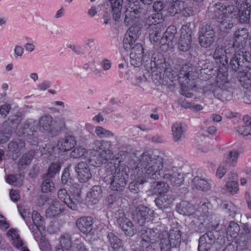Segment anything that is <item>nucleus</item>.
<instances>
[{"label": "nucleus", "instance_id": "f257e3e1", "mask_svg": "<svg viewBox=\"0 0 251 251\" xmlns=\"http://www.w3.org/2000/svg\"><path fill=\"white\" fill-rule=\"evenodd\" d=\"M139 162L130 157L122 164L119 161L118 166L110 163L108 171H113L108 176L104 177V181L110 184L114 191H122L126 185L130 176L132 180L129 184V191L137 193L142 188V185L147 181V178L159 179L163 178L174 186H180L184 181L183 175L176 167L163 170V158L158 155L143 152L140 156Z\"/></svg>", "mask_w": 251, "mask_h": 251}, {"label": "nucleus", "instance_id": "f03ea898", "mask_svg": "<svg viewBox=\"0 0 251 251\" xmlns=\"http://www.w3.org/2000/svg\"><path fill=\"white\" fill-rule=\"evenodd\" d=\"M127 0L128 4L125 12L124 22L126 25L130 27L125 35L123 46L125 50H130L131 65L135 67H139L145 61V68L149 73H151L152 78L159 81L165 75L168 76V78L173 81L172 79L173 74L166 67L165 59L162 53H153L152 59L150 60V62H148L147 60H145L146 56L145 55L143 45L140 43H137L133 46L140 34L142 26L140 17L142 9L138 0Z\"/></svg>", "mask_w": 251, "mask_h": 251}, {"label": "nucleus", "instance_id": "7ed1b4c3", "mask_svg": "<svg viewBox=\"0 0 251 251\" xmlns=\"http://www.w3.org/2000/svg\"><path fill=\"white\" fill-rule=\"evenodd\" d=\"M248 37L246 28L239 29L235 32L234 40L231 46H218L216 48L213 57L218 64L217 83L227 81L228 60L230 59L229 68L237 73L241 82L244 85L249 84L251 88V54L246 50Z\"/></svg>", "mask_w": 251, "mask_h": 251}, {"label": "nucleus", "instance_id": "20e7f679", "mask_svg": "<svg viewBox=\"0 0 251 251\" xmlns=\"http://www.w3.org/2000/svg\"><path fill=\"white\" fill-rule=\"evenodd\" d=\"M193 69L188 65H184L180 69L179 73V81L181 87V94L187 98H191L193 92L200 93L202 87L201 83L206 82L211 84L215 81V77L219 72L217 66L214 68L212 63L200 60Z\"/></svg>", "mask_w": 251, "mask_h": 251}, {"label": "nucleus", "instance_id": "39448f33", "mask_svg": "<svg viewBox=\"0 0 251 251\" xmlns=\"http://www.w3.org/2000/svg\"><path fill=\"white\" fill-rule=\"evenodd\" d=\"M249 0H237L235 5L220 0L214 7V18L221 32H228L233 25L231 19H236L241 23L249 20L251 11Z\"/></svg>", "mask_w": 251, "mask_h": 251}, {"label": "nucleus", "instance_id": "423d86ee", "mask_svg": "<svg viewBox=\"0 0 251 251\" xmlns=\"http://www.w3.org/2000/svg\"><path fill=\"white\" fill-rule=\"evenodd\" d=\"M142 244H145L146 251L151 249V244L160 242L161 251H171L173 248H179L182 241V233L177 227H173L168 232L164 224H158L154 228L143 227L141 230Z\"/></svg>", "mask_w": 251, "mask_h": 251}, {"label": "nucleus", "instance_id": "0eeeda50", "mask_svg": "<svg viewBox=\"0 0 251 251\" xmlns=\"http://www.w3.org/2000/svg\"><path fill=\"white\" fill-rule=\"evenodd\" d=\"M94 148L97 151H100L97 156L94 155L90 159V164L95 167L104 165L105 169V172L106 176L112 174L113 171H108V168L110 167V163L114 162L113 164L118 166L119 161H121L122 164L127 158H130L129 153L127 151H120L115 156H113L112 151V145L111 141L104 140H96L94 142Z\"/></svg>", "mask_w": 251, "mask_h": 251}, {"label": "nucleus", "instance_id": "6e6552de", "mask_svg": "<svg viewBox=\"0 0 251 251\" xmlns=\"http://www.w3.org/2000/svg\"><path fill=\"white\" fill-rule=\"evenodd\" d=\"M165 4L161 1L154 2L153 8L156 13L149 16L146 21L147 24L149 25L150 39L154 43H157L161 37L160 24L163 22L164 14H166Z\"/></svg>", "mask_w": 251, "mask_h": 251}, {"label": "nucleus", "instance_id": "1a4fd4ad", "mask_svg": "<svg viewBox=\"0 0 251 251\" xmlns=\"http://www.w3.org/2000/svg\"><path fill=\"white\" fill-rule=\"evenodd\" d=\"M70 195L65 189H61L58 191L59 199L69 208L75 210L77 205L81 201V189L79 184H73L70 188Z\"/></svg>", "mask_w": 251, "mask_h": 251}, {"label": "nucleus", "instance_id": "9d476101", "mask_svg": "<svg viewBox=\"0 0 251 251\" xmlns=\"http://www.w3.org/2000/svg\"><path fill=\"white\" fill-rule=\"evenodd\" d=\"M228 78L227 81L223 83H218L217 81L216 76L215 81H213L211 84H206V82H203L201 83L202 87L201 93L203 94H211L222 101H228L231 100L233 98V94L229 90H227L225 88L226 84L228 83Z\"/></svg>", "mask_w": 251, "mask_h": 251}, {"label": "nucleus", "instance_id": "9b49d317", "mask_svg": "<svg viewBox=\"0 0 251 251\" xmlns=\"http://www.w3.org/2000/svg\"><path fill=\"white\" fill-rule=\"evenodd\" d=\"M37 129L36 121L32 120H27L24 125H18L16 133L18 136L25 137L28 142L32 145H36L38 143Z\"/></svg>", "mask_w": 251, "mask_h": 251}, {"label": "nucleus", "instance_id": "f8f14e48", "mask_svg": "<svg viewBox=\"0 0 251 251\" xmlns=\"http://www.w3.org/2000/svg\"><path fill=\"white\" fill-rule=\"evenodd\" d=\"M192 34L190 23L182 25L178 43V48L180 51L186 52L190 50L192 45Z\"/></svg>", "mask_w": 251, "mask_h": 251}, {"label": "nucleus", "instance_id": "ddd939ff", "mask_svg": "<svg viewBox=\"0 0 251 251\" xmlns=\"http://www.w3.org/2000/svg\"><path fill=\"white\" fill-rule=\"evenodd\" d=\"M217 231H208L200 236L198 247V251H210L217 239Z\"/></svg>", "mask_w": 251, "mask_h": 251}, {"label": "nucleus", "instance_id": "4468645a", "mask_svg": "<svg viewBox=\"0 0 251 251\" xmlns=\"http://www.w3.org/2000/svg\"><path fill=\"white\" fill-rule=\"evenodd\" d=\"M153 211L148 207L142 205L138 206L133 212V219L137 220L141 226H144L146 223H149L153 220Z\"/></svg>", "mask_w": 251, "mask_h": 251}, {"label": "nucleus", "instance_id": "2eb2a0df", "mask_svg": "<svg viewBox=\"0 0 251 251\" xmlns=\"http://www.w3.org/2000/svg\"><path fill=\"white\" fill-rule=\"evenodd\" d=\"M215 31L212 27L206 24L203 25L200 31L199 43L203 48H208L214 41Z\"/></svg>", "mask_w": 251, "mask_h": 251}, {"label": "nucleus", "instance_id": "dca6fc26", "mask_svg": "<svg viewBox=\"0 0 251 251\" xmlns=\"http://www.w3.org/2000/svg\"><path fill=\"white\" fill-rule=\"evenodd\" d=\"M117 219V223L119 226L127 235L132 236L134 234V226L132 222L126 217L123 209H118L115 214Z\"/></svg>", "mask_w": 251, "mask_h": 251}, {"label": "nucleus", "instance_id": "f3484780", "mask_svg": "<svg viewBox=\"0 0 251 251\" xmlns=\"http://www.w3.org/2000/svg\"><path fill=\"white\" fill-rule=\"evenodd\" d=\"M176 33V27L175 25L169 26L160 40V43L162 45L161 48H165L166 50L172 49L174 47L173 40Z\"/></svg>", "mask_w": 251, "mask_h": 251}, {"label": "nucleus", "instance_id": "a211bd4d", "mask_svg": "<svg viewBox=\"0 0 251 251\" xmlns=\"http://www.w3.org/2000/svg\"><path fill=\"white\" fill-rule=\"evenodd\" d=\"M75 171L77 174L78 181L85 183L92 177V174L89 165L83 161L79 162L75 166Z\"/></svg>", "mask_w": 251, "mask_h": 251}, {"label": "nucleus", "instance_id": "6ab92c4d", "mask_svg": "<svg viewBox=\"0 0 251 251\" xmlns=\"http://www.w3.org/2000/svg\"><path fill=\"white\" fill-rule=\"evenodd\" d=\"M94 219L91 216H83L77 219L75 224L80 232L88 234L91 233L94 228Z\"/></svg>", "mask_w": 251, "mask_h": 251}, {"label": "nucleus", "instance_id": "aec40b11", "mask_svg": "<svg viewBox=\"0 0 251 251\" xmlns=\"http://www.w3.org/2000/svg\"><path fill=\"white\" fill-rule=\"evenodd\" d=\"M181 5H184V1L180 0H168L165 4L164 12L166 14H164V16H173L180 13Z\"/></svg>", "mask_w": 251, "mask_h": 251}, {"label": "nucleus", "instance_id": "412c9836", "mask_svg": "<svg viewBox=\"0 0 251 251\" xmlns=\"http://www.w3.org/2000/svg\"><path fill=\"white\" fill-rule=\"evenodd\" d=\"M240 230V226L237 223L233 221L230 222L226 233V240L229 241L237 242L238 246L240 239L236 238L239 235Z\"/></svg>", "mask_w": 251, "mask_h": 251}, {"label": "nucleus", "instance_id": "4be33fe9", "mask_svg": "<svg viewBox=\"0 0 251 251\" xmlns=\"http://www.w3.org/2000/svg\"><path fill=\"white\" fill-rule=\"evenodd\" d=\"M176 209L179 214L196 219V208L188 201H181L176 205Z\"/></svg>", "mask_w": 251, "mask_h": 251}, {"label": "nucleus", "instance_id": "5701e85b", "mask_svg": "<svg viewBox=\"0 0 251 251\" xmlns=\"http://www.w3.org/2000/svg\"><path fill=\"white\" fill-rule=\"evenodd\" d=\"M102 197V191L100 185L93 186L87 194V199L91 205L97 204Z\"/></svg>", "mask_w": 251, "mask_h": 251}, {"label": "nucleus", "instance_id": "b1692460", "mask_svg": "<svg viewBox=\"0 0 251 251\" xmlns=\"http://www.w3.org/2000/svg\"><path fill=\"white\" fill-rule=\"evenodd\" d=\"M201 203V205L198 209L196 208V219L199 220L201 224H203V222H205V217H208V210L209 206L211 205L208 200H206V201H201L200 204Z\"/></svg>", "mask_w": 251, "mask_h": 251}, {"label": "nucleus", "instance_id": "393cba45", "mask_svg": "<svg viewBox=\"0 0 251 251\" xmlns=\"http://www.w3.org/2000/svg\"><path fill=\"white\" fill-rule=\"evenodd\" d=\"M76 145V141L73 136H67L60 139L57 143L58 149L62 151H69Z\"/></svg>", "mask_w": 251, "mask_h": 251}, {"label": "nucleus", "instance_id": "a878e982", "mask_svg": "<svg viewBox=\"0 0 251 251\" xmlns=\"http://www.w3.org/2000/svg\"><path fill=\"white\" fill-rule=\"evenodd\" d=\"M121 195L118 191L109 195L106 199V203L108 207L112 209L121 207Z\"/></svg>", "mask_w": 251, "mask_h": 251}, {"label": "nucleus", "instance_id": "bb28decb", "mask_svg": "<svg viewBox=\"0 0 251 251\" xmlns=\"http://www.w3.org/2000/svg\"><path fill=\"white\" fill-rule=\"evenodd\" d=\"M107 238L113 251H124L122 240L114 233L109 232Z\"/></svg>", "mask_w": 251, "mask_h": 251}, {"label": "nucleus", "instance_id": "cd10ccee", "mask_svg": "<svg viewBox=\"0 0 251 251\" xmlns=\"http://www.w3.org/2000/svg\"><path fill=\"white\" fill-rule=\"evenodd\" d=\"M174 199L168 195L160 196L155 200L156 205L160 209H166L173 203Z\"/></svg>", "mask_w": 251, "mask_h": 251}, {"label": "nucleus", "instance_id": "c85d7f7f", "mask_svg": "<svg viewBox=\"0 0 251 251\" xmlns=\"http://www.w3.org/2000/svg\"><path fill=\"white\" fill-rule=\"evenodd\" d=\"M36 154L35 150H31L27 152L24 153L18 162V169L23 170L25 168L26 166L29 165L33 158Z\"/></svg>", "mask_w": 251, "mask_h": 251}, {"label": "nucleus", "instance_id": "c756f323", "mask_svg": "<svg viewBox=\"0 0 251 251\" xmlns=\"http://www.w3.org/2000/svg\"><path fill=\"white\" fill-rule=\"evenodd\" d=\"M25 146V142L24 140L17 139L10 141L8 145L9 151L15 153L17 157L19 156L20 152Z\"/></svg>", "mask_w": 251, "mask_h": 251}, {"label": "nucleus", "instance_id": "7c9ffc66", "mask_svg": "<svg viewBox=\"0 0 251 251\" xmlns=\"http://www.w3.org/2000/svg\"><path fill=\"white\" fill-rule=\"evenodd\" d=\"M52 123L53 118L51 116L45 115L41 116L38 122L39 129L42 131L50 132Z\"/></svg>", "mask_w": 251, "mask_h": 251}, {"label": "nucleus", "instance_id": "2f4dec72", "mask_svg": "<svg viewBox=\"0 0 251 251\" xmlns=\"http://www.w3.org/2000/svg\"><path fill=\"white\" fill-rule=\"evenodd\" d=\"M113 18L118 21L121 18L123 0H109Z\"/></svg>", "mask_w": 251, "mask_h": 251}, {"label": "nucleus", "instance_id": "473e14b6", "mask_svg": "<svg viewBox=\"0 0 251 251\" xmlns=\"http://www.w3.org/2000/svg\"><path fill=\"white\" fill-rule=\"evenodd\" d=\"M193 188L202 191L209 189L210 185L206 180L201 178L198 176H195L192 181Z\"/></svg>", "mask_w": 251, "mask_h": 251}, {"label": "nucleus", "instance_id": "72a5a7b5", "mask_svg": "<svg viewBox=\"0 0 251 251\" xmlns=\"http://www.w3.org/2000/svg\"><path fill=\"white\" fill-rule=\"evenodd\" d=\"M61 248H58L56 251H70L72 246L71 238L69 234L61 235L60 240Z\"/></svg>", "mask_w": 251, "mask_h": 251}, {"label": "nucleus", "instance_id": "f704fd0d", "mask_svg": "<svg viewBox=\"0 0 251 251\" xmlns=\"http://www.w3.org/2000/svg\"><path fill=\"white\" fill-rule=\"evenodd\" d=\"M239 156V152L237 151H232L225 155L224 157V161L229 166H235Z\"/></svg>", "mask_w": 251, "mask_h": 251}, {"label": "nucleus", "instance_id": "c9c22d12", "mask_svg": "<svg viewBox=\"0 0 251 251\" xmlns=\"http://www.w3.org/2000/svg\"><path fill=\"white\" fill-rule=\"evenodd\" d=\"M169 185L165 182L158 181L153 187L152 192L156 195H163L166 193L169 189Z\"/></svg>", "mask_w": 251, "mask_h": 251}, {"label": "nucleus", "instance_id": "e433bc0d", "mask_svg": "<svg viewBox=\"0 0 251 251\" xmlns=\"http://www.w3.org/2000/svg\"><path fill=\"white\" fill-rule=\"evenodd\" d=\"M172 131L174 140L178 141L181 138L184 132L182 124L178 122L175 123L172 126Z\"/></svg>", "mask_w": 251, "mask_h": 251}, {"label": "nucleus", "instance_id": "4c0bfd02", "mask_svg": "<svg viewBox=\"0 0 251 251\" xmlns=\"http://www.w3.org/2000/svg\"><path fill=\"white\" fill-rule=\"evenodd\" d=\"M41 191L43 193H48L54 190V184L51 178L44 179L41 185Z\"/></svg>", "mask_w": 251, "mask_h": 251}, {"label": "nucleus", "instance_id": "58836bf2", "mask_svg": "<svg viewBox=\"0 0 251 251\" xmlns=\"http://www.w3.org/2000/svg\"><path fill=\"white\" fill-rule=\"evenodd\" d=\"M61 167V163L59 161L51 163L48 168L47 175L51 178L53 177L60 172Z\"/></svg>", "mask_w": 251, "mask_h": 251}, {"label": "nucleus", "instance_id": "ea45409f", "mask_svg": "<svg viewBox=\"0 0 251 251\" xmlns=\"http://www.w3.org/2000/svg\"><path fill=\"white\" fill-rule=\"evenodd\" d=\"M87 153V151L82 146L76 147L71 152L70 155L74 158H79L85 156Z\"/></svg>", "mask_w": 251, "mask_h": 251}, {"label": "nucleus", "instance_id": "a19ab883", "mask_svg": "<svg viewBox=\"0 0 251 251\" xmlns=\"http://www.w3.org/2000/svg\"><path fill=\"white\" fill-rule=\"evenodd\" d=\"M95 133L96 135L100 138H110L114 136L113 133L111 131L106 130L100 126L96 127Z\"/></svg>", "mask_w": 251, "mask_h": 251}, {"label": "nucleus", "instance_id": "79ce46f5", "mask_svg": "<svg viewBox=\"0 0 251 251\" xmlns=\"http://www.w3.org/2000/svg\"><path fill=\"white\" fill-rule=\"evenodd\" d=\"M181 106L186 108L193 111H198L203 109V106L201 104H194V103L184 100L181 102Z\"/></svg>", "mask_w": 251, "mask_h": 251}, {"label": "nucleus", "instance_id": "37998d69", "mask_svg": "<svg viewBox=\"0 0 251 251\" xmlns=\"http://www.w3.org/2000/svg\"><path fill=\"white\" fill-rule=\"evenodd\" d=\"M63 212L61 208L58 209L54 205L50 206L46 212V215L50 218H53Z\"/></svg>", "mask_w": 251, "mask_h": 251}, {"label": "nucleus", "instance_id": "c03bdc74", "mask_svg": "<svg viewBox=\"0 0 251 251\" xmlns=\"http://www.w3.org/2000/svg\"><path fill=\"white\" fill-rule=\"evenodd\" d=\"M39 245L41 251H51V246L49 241L43 236L39 239Z\"/></svg>", "mask_w": 251, "mask_h": 251}, {"label": "nucleus", "instance_id": "a18cd8bd", "mask_svg": "<svg viewBox=\"0 0 251 251\" xmlns=\"http://www.w3.org/2000/svg\"><path fill=\"white\" fill-rule=\"evenodd\" d=\"M227 191L231 194H236L239 190L238 183L236 181H228L226 183Z\"/></svg>", "mask_w": 251, "mask_h": 251}, {"label": "nucleus", "instance_id": "49530a36", "mask_svg": "<svg viewBox=\"0 0 251 251\" xmlns=\"http://www.w3.org/2000/svg\"><path fill=\"white\" fill-rule=\"evenodd\" d=\"M32 220L33 223L38 226H44L45 222L43 218L40 214L36 210H34L32 213Z\"/></svg>", "mask_w": 251, "mask_h": 251}, {"label": "nucleus", "instance_id": "de8ad7c7", "mask_svg": "<svg viewBox=\"0 0 251 251\" xmlns=\"http://www.w3.org/2000/svg\"><path fill=\"white\" fill-rule=\"evenodd\" d=\"M71 177L70 173V169L69 168H65L62 174L61 182L63 185H69V183L71 182Z\"/></svg>", "mask_w": 251, "mask_h": 251}, {"label": "nucleus", "instance_id": "09e8293b", "mask_svg": "<svg viewBox=\"0 0 251 251\" xmlns=\"http://www.w3.org/2000/svg\"><path fill=\"white\" fill-rule=\"evenodd\" d=\"M42 226H38V225L34 223L32 225L29 226V228L30 229L31 232L32 233V234L34 238L37 241V238L40 237L42 234L40 231V227H42Z\"/></svg>", "mask_w": 251, "mask_h": 251}, {"label": "nucleus", "instance_id": "8fccbe9b", "mask_svg": "<svg viewBox=\"0 0 251 251\" xmlns=\"http://www.w3.org/2000/svg\"><path fill=\"white\" fill-rule=\"evenodd\" d=\"M237 131L241 135L248 136L251 134V126H239L237 127Z\"/></svg>", "mask_w": 251, "mask_h": 251}, {"label": "nucleus", "instance_id": "3c124183", "mask_svg": "<svg viewBox=\"0 0 251 251\" xmlns=\"http://www.w3.org/2000/svg\"><path fill=\"white\" fill-rule=\"evenodd\" d=\"M185 3L184 2V5H181V10L180 11V13L182 14L184 16H190L191 15H193V9L192 7H188L185 6Z\"/></svg>", "mask_w": 251, "mask_h": 251}, {"label": "nucleus", "instance_id": "603ef678", "mask_svg": "<svg viewBox=\"0 0 251 251\" xmlns=\"http://www.w3.org/2000/svg\"><path fill=\"white\" fill-rule=\"evenodd\" d=\"M9 196L12 201L17 202L20 198L19 190L11 189L9 193Z\"/></svg>", "mask_w": 251, "mask_h": 251}, {"label": "nucleus", "instance_id": "864d4df0", "mask_svg": "<svg viewBox=\"0 0 251 251\" xmlns=\"http://www.w3.org/2000/svg\"><path fill=\"white\" fill-rule=\"evenodd\" d=\"M72 251H88L83 243H75L73 245Z\"/></svg>", "mask_w": 251, "mask_h": 251}, {"label": "nucleus", "instance_id": "5fc2aeb1", "mask_svg": "<svg viewBox=\"0 0 251 251\" xmlns=\"http://www.w3.org/2000/svg\"><path fill=\"white\" fill-rule=\"evenodd\" d=\"M11 106L9 104L2 105L0 107V114L2 116L5 117L9 114Z\"/></svg>", "mask_w": 251, "mask_h": 251}, {"label": "nucleus", "instance_id": "6e6d98bb", "mask_svg": "<svg viewBox=\"0 0 251 251\" xmlns=\"http://www.w3.org/2000/svg\"><path fill=\"white\" fill-rule=\"evenodd\" d=\"M68 48L71 49V50L77 54H82L84 53L83 48L80 46H75L74 45L67 44Z\"/></svg>", "mask_w": 251, "mask_h": 251}, {"label": "nucleus", "instance_id": "4d7b16f0", "mask_svg": "<svg viewBox=\"0 0 251 251\" xmlns=\"http://www.w3.org/2000/svg\"><path fill=\"white\" fill-rule=\"evenodd\" d=\"M238 249L237 242H231L225 248L223 251H237Z\"/></svg>", "mask_w": 251, "mask_h": 251}, {"label": "nucleus", "instance_id": "13d9d810", "mask_svg": "<svg viewBox=\"0 0 251 251\" xmlns=\"http://www.w3.org/2000/svg\"><path fill=\"white\" fill-rule=\"evenodd\" d=\"M17 180V176L15 175L9 174L6 177V182L10 185H13Z\"/></svg>", "mask_w": 251, "mask_h": 251}, {"label": "nucleus", "instance_id": "bf43d9fd", "mask_svg": "<svg viewBox=\"0 0 251 251\" xmlns=\"http://www.w3.org/2000/svg\"><path fill=\"white\" fill-rule=\"evenodd\" d=\"M50 86V82L49 81H44L37 86V89L39 91H45Z\"/></svg>", "mask_w": 251, "mask_h": 251}, {"label": "nucleus", "instance_id": "052dcab7", "mask_svg": "<svg viewBox=\"0 0 251 251\" xmlns=\"http://www.w3.org/2000/svg\"><path fill=\"white\" fill-rule=\"evenodd\" d=\"M24 53V49L20 46H16L14 49V56L16 58L22 56Z\"/></svg>", "mask_w": 251, "mask_h": 251}, {"label": "nucleus", "instance_id": "680f3d73", "mask_svg": "<svg viewBox=\"0 0 251 251\" xmlns=\"http://www.w3.org/2000/svg\"><path fill=\"white\" fill-rule=\"evenodd\" d=\"M226 169L225 167L220 166L216 171V176L221 178L226 174Z\"/></svg>", "mask_w": 251, "mask_h": 251}, {"label": "nucleus", "instance_id": "e2e57ef3", "mask_svg": "<svg viewBox=\"0 0 251 251\" xmlns=\"http://www.w3.org/2000/svg\"><path fill=\"white\" fill-rule=\"evenodd\" d=\"M13 245L18 249L22 248L23 247V242L20 236L13 239Z\"/></svg>", "mask_w": 251, "mask_h": 251}, {"label": "nucleus", "instance_id": "0e129e2a", "mask_svg": "<svg viewBox=\"0 0 251 251\" xmlns=\"http://www.w3.org/2000/svg\"><path fill=\"white\" fill-rule=\"evenodd\" d=\"M101 63L102 68L105 71L109 70L111 67V64L110 63V61L108 59H104Z\"/></svg>", "mask_w": 251, "mask_h": 251}, {"label": "nucleus", "instance_id": "69168bd1", "mask_svg": "<svg viewBox=\"0 0 251 251\" xmlns=\"http://www.w3.org/2000/svg\"><path fill=\"white\" fill-rule=\"evenodd\" d=\"M8 235L11 236L13 240L19 237L17 230L13 228H11L8 230Z\"/></svg>", "mask_w": 251, "mask_h": 251}, {"label": "nucleus", "instance_id": "338daca9", "mask_svg": "<svg viewBox=\"0 0 251 251\" xmlns=\"http://www.w3.org/2000/svg\"><path fill=\"white\" fill-rule=\"evenodd\" d=\"M12 130L9 129L8 135H3L2 138L0 139V143H5L7 142L10 139Z\"/></svg>", "mask_w": 251, "mask_h": 251}, {"label": "nucleus", "instance_id": "774afa93", "mask_svg": "<svg viewBox=\"0 0 251 251\" xmlns=\"http://www.w3.org/2000/svg\"><path fill=\"white\" fill-rule=\"evenodd\" d=\"M244 125L246 126H251V118L248 115H245L243 117Z\"/></svg>", "mask_w": 251, "mask_h": 251}]
</instances>
